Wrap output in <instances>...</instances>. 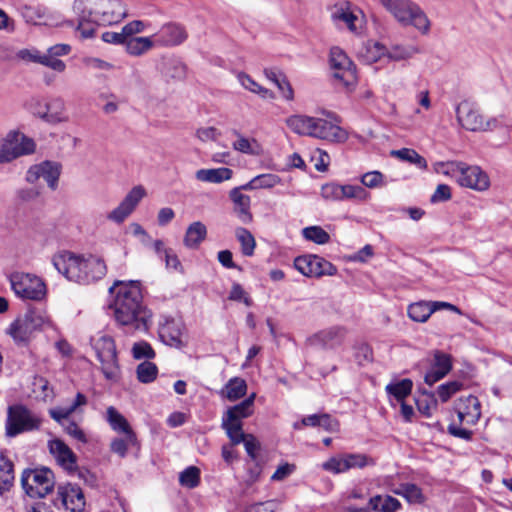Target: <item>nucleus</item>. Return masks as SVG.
<instances>
[{
    "instance_id": "48",
    "label": "nucleus",
    "mask_w": 512,
    "mask_h": 512,
    "mask_svg": "<svg viewBox=\"0 0 512 512\" xmlns=\"http://www.w3.org/2000/svg\"><path fill=\"white\" fill-rule=\"evenodd\" d=\"M237 136V140L234 141L232 144L234 150L253 156H258L261 154L262 147L256 139H250L240 134H238Z\"/></svg>"
},
{
    "instance_id": "61",
    "label": "nucleus",
    "mask_w": 512,
    "mask_h": 512,
    "mask_svg": "<svg viewBox=\"0 0 512 512\" xmlns=\"http://www.w3.org/2000/svg\"><path fill=\"white\" fill-rule=\"evenodd\" d=\"M295 469H296V467L294 464H290L287 462L282 463L277 467V469L271 476V480L272 481H282V480L286 479L287 477H289L295 471Z\"/></svg>"
},
{
    "instance_id": "34",
    "label": "nucleus",
    "mask_w": 512,
    "mask_h": 512,
    "mask_svg": "<svg viewBox=\"0 0 512 512\" xmlns=\"http://www.w3.org/2000/svg\"><path fill=\"white\" fill-rule=\"evenodd\" d=\"M265 77L273 82L287 101L294 99V91L285 74L277 68L264 69Z\"/></svg>"
},
{
    "instance_id": "50",
    "label": "nucleus",
    "mask_w": 512,
    "mask_h": 512,
    "mask_svg": "<svg viewBox=\"0 0 512 512\" xmlns=\"http://www.w3.org/2000/svg\"><path fill=\"white\" fill-rule=\"evenodd\" d=\"M235 236L241 245V252L244 256H252L256 247V241L252 233L243 227L235 230Z\"/></svg>"
},
{
    "instance_id": "3",
    "label": "nucleus",
    "mask_w": 512,
    "mask_h": 512,
    "mask_svg": "<svg viewBox=\"0 0 512 512\" xmlns=\"http://www.w3.org/2000/svg\"><path fill=\"white\" fill-rule=\"evenodd\" d=\"M51 262L67 280L79 284L98 281L107 273L104 260L93 255L84 256L61 251L52 256Z\"/></svg>"
},
{
    "instance_id": "47",
    "label": "nucleus",
    "mask_w": 512,
    "mask_h": 512,
    "mask_svg": "<svg viewBox=\"0 0 512 512\" xmlns=\"http://www.w3.org/2000/svg\"><path fill=\"white\" fill-rule=\"evenodd\" d=\"M71 52V46L69 44H55L49 47L45 53V57L51 61L59 63V69H53L56 72L62 73L66 69V64L64 61L60 60L59 57L66 56Z\"/></svg>"
},
{
    "instance_id": "10",
    "label": "nucleus",
    "mask_w": 512,
    "mask_h": 512,
    "mask_svg": "<svg viewBox=\"0 0 512 512\" xmlns=\"http://www.w3.org/2000/svg\"><path fill=\"white\" fill-rule=\"evenodd\" d=\"M9 281L14 293L22 299L39 301L46 295L44 281L34 274L14 272L9 276Z\"/></svg>"
},
{
    "instance_id": "1",
    "label": "nucleus",
    "mask_w": 512,
    "mask_h": 512,
    "mask_svg": "<svg viewBox=\"0 0 512 512\" xmlns=\"http://www.w3.org/2000/svg\"><path fill=\"white\" fill-rule=\"evenodd\" d=\"M115 298L111 304L115 321L130 330L147 331L152 322V312L143 303L139 281H117Z\"/></svg>"
},
{
    "instance_id": "43",
    "label": "nucleus",
    "mask_w": 512,
    "mask_h": 512,
    "mask_svg": "<svg viewBox=\"0 0 512 512\" xmlns=\"http://www.w3.org/2000/svg\"><path fill=\"white\" fill-rule=\"evenodd\" d=\"M310 117L304 114H294L285 119V124L293 133L299 136H308Z\"/></svg>"
},
{
    "instance_id": "30",
    "label": "nucleus",
    "mask_w": 512,
    "mask_h": 512,
    "mask_svg": "<svg viewBox=\"0 0 512 512\" xmlns=\"http://www.w3.org/2000/svg\"><path fill=\"white\" fill-rule=\"evenodd\" d=\"M106 420L115 432L127 435L128 441H137L136 434L133 432L126 418L113 406L107 408Z\"/></svg>"
},
{
    "instance_id": "40",
    "label": "nucleus",
    "mask_w": 512,
    "mask_h": 512,
    "mask_svg": "<svg viewBox=\"0 0 512 512\" xmlns=\"http://www.w3.org/2000/svg\"><path fill=\"white\" fill-rule=\"evenodd\" d=\"M369 506L377 512H396L401 503L390 495H376L370 498Z\"/></svg>"
},
{
    "instance_id": "62",
    "label": "nucleus",
    "mask_w": 512,
    "mask_h": 512,
    "mask_svg": "<svg viewBox=\"0 0 512 512\" xmlns=\"http://www.w3.org/2000/svg\"><path fill=\"white\" fill-rule=\"evenodd\" d=\"M229 299L233 301H243L246 306H250L252 304L250 297L247 296L243 287L238 283H234L232 285Z\"/></svg>"
},
{
    "instance_id": "32",
    "label": "nucleus",
    "mask_w": 512,
    "mask_h": 512,
    "mask_svg": "<svg viewBox=\"0 0 512 512\" xmlns=\"http://www.w3.org/2000/svg\"><path fill=\"white\" fill-rule=\"evenodd\" d=\"M45 113L42 114V119L51 124H57L68 121V116L65 112V102L61 98H53L45 104Z\"/></svg>"
},
{
    "instance_id": "14",
    "label": "nucleus",
    "mask_w": 512,
    "mask_h": 512,
    "mask_svg": "<svg viewBox=\"0 0 512 512\" xmlns=\"http://www.w3.org/2000/svg\"><path fill=\"white\" fill-rule=\"evenodd\" d=\"M255 395V393H252L241 403L229 408L223 416L222 426L232 442L239 441V437L241 436L240 429H242L241 420L253 413L252 407Z\"/></svg>"
},
{
    "instance_id": "64",
    "label": "nucleus",
    "mask_w": 512,
    "mask_h": 512,
    "mask_svg": "<svg viewBox=\"0 0 512 512\" xmlns=\"http://www.w3.org/2000/svg\"><path fill=\"white\" fill-rule=\"evenodd\" d=\"M355 358L360 364L372 360V349L368 344L361 343L355 347Z\"/></svg>"
},
{
    "instance_id": "8",
    "label": "nucleus",
    "mask_w": 512,
    "mask_h": 512,
    "mask_svg": "<svg viewBox=\"0 0 512 512\" xmlns=\"http://www.w3.org/2000/svg\"><path fill=\"white\" fill-rule=\"evenodd\" d=\"M41 424L42 418L25 405L14 404L7 409L5 430L8 437L38 430Z\"/></svg>"
},
{
    "instance_id": "19",
    "label": "nucleus",
    "mask_w": 512,
    "mask_h": 512,
    "mask_svg": "<svg viewBox=\"0 0 512 512\" xmlns=\"http://www.w3.org/2000/svg\"><path fill=\"white\" fill-rule=\"evenodd\" d=\"M159 336L166 345L174 348L185 347L188 343L185 325L179 319L163 317L159 323Z\"/></svg>"
},
{
    "instance_id": "9",
    "label": "nucleus",
    "mask_w": 512,
    "mask_h": 512,
    "mask_svg": "<svg viewBox=\"0 0 512 512\" xmlns=\"http://www.w3.org/2000/svg\"><path fill=\"white\" fill-rule=\"evenodd\" d=\"M21 484L31 498H43L54 487V474L48 468L27 469L22 473Z\"/></svg>"
},
{
    "instance_id": "23",
    "label": "nucleus",
    "mask_w": 512,
    "mask_h": 512,
    "mask_svg": "<svg viewBox=\"0 0 512 512\" xmlns=\"http://www.w3.org/2000/svg\"><path fill=\"white\" fill-rule=\"evenodd\" d=\"M455 410L459 423L462 425H475L481 416L480 402L473 395L459 398Z\"/></svg>"
},
{
    "instance_id": "16",
    "label": "nucleus",
    "mask_w": 512,
    "mask_h": 512,
    "mask_svg": "<svg viewBox=\"0 0 512 512\" xmlns=\"http://www.w3.org/2000/svg\"><path fill=\"white\" fill-rule=\"evenodd\" d=\"M35 151V143L31 138L19 132H9L0 149V164L10 162L22 155Z\"/></svg>"
},
{
    "instance_id": "51",
    "label": "nucleus",
    "mask_w": 512,
    "mask_h": 512,
    "mask_svg": "<svg viewBox=\"0 0 512 512\" xmlns=\"http://www.w3.org/2000/svg\"><path fill=\"white\" fill-rule=\"evenodd\" d=\"M342 201L356 200L364 202L369 199L370 194L360 185H341Z\"/></svg>"
},
{
    "instance_id": "44",
    "label": "nucleus",
    "mask_w": 512,
    "mask_h": 512,
    "mask_svg": "<svg viewBox=\"0 0 512 512\" xmlns=\"http://www.w3.org/2000/svg\"><path fill=\"white\" fill-rule=\"evenodd\" d=\"M237 79L241 86L245 88L246 90L258 94L264 99H273L274 94L272 91H270L267 88L262 87L260 84H258L254 79L251 78L250 75L240 72L237 74Z\"/></svg>"
},
{
    "instance_id": "15",
    "label": "nucleus",
    "mask_w": 512,
    "mask_h": 512,
    "mask_svg": "<svg viewBox=\"0 0 512 512\" xmlns=\"http://www.w3.org/2000/svg\"><path fill=\"white\" fill-rule=\"evenodd\" d=\"M330 66L334 78L339 80L345 87L351 88L356 84V66L341 48H331Z\"/></svg>"
},
{
    "instance_id": "24",
    "label": "nucleus",
    "mask_w": 512,
    "mask_h": 512,
    "mask_svg": "<svg viewBox=\"0 0 512 512\" xmlns=\"http://www.w3.org/2000/svg\"><path fill=\"white\" fill-rule=\"evenodd\" d=\"M156 47H172L183 43L187 39V32L183 26L169 23L153 34Z\"/></svg>"
},
{
    "instance_id": "18",
    "label": "nucleus",
    "mask_w": 512,
    "mask_h": 512,
    "mask_svg": "<svg viewBox=\"0 0 512 512\" xmlns=\"http://www.w3.org/2000/svg\"><path fill=\"white\" fill-rule=\"evenodd\" d=\"M308 137L342 143L348 139V133L332 121L319 117H310Z\"/></svg>"
},
{
    "instance_id": "33",
    "label": "nucleus",
    "mask_w": 512,
    "mask_h": 512,
    "mask_svg": "<svg viewBox=\"0 0 512 512\" xmlns=\"http://www.w3.org/2000/svg\"><path fill=\"white\" fill-rule=\"evenodd\" d=\"M414 400L419 412L426 417H430L437 409L438 398L435 396V392L425 387L419 389Z\"/></svg>"
},
{
    "instance_id": "28",
    "label": "nucleus",
    "mask_w": 512,
    "mask_h": 512,
    "mask_svg": "<svg viewBox=\"0 0 512 512\" xmlns=\"http://www.w3.org/2000/svg\"><path fill=\"white\" fill-rule=\"evenodd\" d=\"M243 190L244 189L241 188V186L235 187L230 191L229 197L233 202V210L238 219L242 223L247 224L250 223L253 219L252 213L250 211L251 199L250 196L242 193Z\"/></svg>"
},
{
    "instance_id": "2",
    "label": "nucleus",
    "mask_w": 512,
    "mask_h": 512,
    "mask_svg": "<svg viewBox=\"0 0 512 512\" xmlns=\"http://www.w3.org/2000/svg\"><path fill=\"white\" fill-rule=\"evenodd\" d=\"M73 10L78 21L76 31L82 39L94 37L98 26L117 24L127 16L121 0H75Z\"/></svg>"
},
{
    "instance_id": "11",
    "label": "nucleus",
    "mask_w": 512,
    "mask_h": 512,
    "mask_svg": "<svg viewBox=\"0 0 512 512\" xmlns=\"http://www.w3.org/2000/svg\"><path fill=\"white\" fill-rule=\"evenodd\" d=\"M86 404V397L80 393L77 394L76 398L71 404L67 406H59L49 410L51 418L60 423L64 431L74 440L81 444L88 443L87 434L80 428V426L72 421H67V418L77 410L79 406Z\"/></svg>"
},
{
    "instance_id": "63",
    "label": "nucleus",
    "mask_w": 512,
    "mask_h": 512,
    "mask_svg": "<svg viewBox=\"0 0 512 512\" xmlns=\"http://www.w3.org/2000/svg\"><path fill=\"white\" fill-rule=\"evenodd\" d=\"M162 259L165 261L167 269L178 272L182 271L181 262L172 249L170 251H164V257Z\"/></svg>"
},
{
    "instance_id": "25",
    "label": "nucleus",
    "mask_w": 512,
    "mask_h": 512,
    "mask_svg": "<svg viewBox=\"0 0 512 512\" xmlns=\"http://www.w3.org/2000/svg\"><path fill=\"white\" fill-rule=\"evenodd\" d=\"M58 497L66 510H69L70 512L84 511L85 498L79 486L73 484L59 486Z\"/></svg>"
},
{
    "instance_id": "56",
    "label": "nucleus",
    "mask_w": 512,
    "mask_h": 512,
    "mask_svg": "<svg viewBox=\"0 0 512 512\" xmlns=\"http://www.w3.org/2000/svg\"><path fill=\"white\" fill-rule=\"evenodd\" d=\"M241 436L239 441L233 442V444L244 443L247 454L252 458L256 459L258 451L260 449V443L252 434H244L243 430L240 429Z\"/></svg>"
},
{
    "instance_id": "35",
    "label": "nucleus",
    "mask_w": 512,
    "mask_h": 512,
    "mask_svg": "<svg viewBox=\"0 0 512 512\" xmlns=\"http://www.w3.org/2000/svg\"><path fill=\"white\" fill-rule=\"evenodd\" d=\"M233 171L230 168L220 167L212 169H199L195 177L198 181L207 183H222L232 178Z\"/></svg>"
},
{
    "instance_id": "13",
    "label": "nucleus",
    "mask_w": 512,
    "mask_h": 512,
    "mask_svg": "<svg viewBox=\"0 0 512 512\" xmlns=\"http://www.w3.org/2000/svg\"><path fill=\"white\" fill-rule=\"evenodd\" d=\"M456 117L459 124L468 131H488L498 127L496 118L485 120L479 110L468 101H463L457 106Z\"/></svg>"
},
{
    "instance_id": "46",
    "label": "nucleus",
    "mask_w": 512,
    "mask_h": 512,
    "mask_svg": "<svg viewBox=\"0 0 512 512\" xmlns=\"http://www.w3.org/2000/svg\"><path fill=\"white\" fill-rule=\"evenodd\" d=\"M17 56L24 61L38 63L50 69H59V63L49 61L45 57V53H41L37 49H22L18 51Z\"/></svg>"
},
{
    "instance_id": "6",
    "label": "nucleus",
    "mask_w": 512,
    "mask_h": 512,
    "mask_svg": "<svg viewBox=\"0 0 512 512\" xmlns=\"http://www.w3.org/2000/svg\"><path fill=\"white\" fill-rule=\"evenodd\" d=\"M48 327H52V321L46 310L31 308L10 324L7 333L17 344H27L35 333Z\"/></svg>"
},
{
    "instance_id": "60",
    "label": "nucleus",
    "mask_w": 512,
    "mask_h": 512,
    "mask_svg": "<svg viewBox=\"0 0 512 512\" xmlns=\"http://www.w3.org/2000/svg\"><path fill=\"white\" fill-rule=\"evenodd\" d=\"M136 442L128 441L127 435L124 438H115L110 445V449L113 453L120 457H125L128 451V447L135 445Z\"/></svg>"
},
{
    "instance_id": "57",
    "label": "nucleus",
    "mask_w": 512,
    "mask_h": 512,
    "mask_svg": "<svg viewBox=\"0 0 512 512\" xmlns=\"http://www.w3.org/2000/svg\"><path fill=\"white\" fill-rule=\"evenodd\" d=\"M321 196L328 201H342L341 185L335 182L322 185Z\"/></svg>"
},
{
    "instance_id": "53",
    "label": "nucleus",
    "mask_w": 512,
    "mask_h": 512,
    "mask_svg": "<svg viewBox=\"0 0 512 512\" xmlns=\"http://www.w3.org/2000/svg\"><path fill=\"white\" fill-rule=\"evenodd\" d=\"M303 237L316 244L323 245L329 242L330 235L320 226H309L302 230Z\"/></svg>"
},
{
    "instance_id": "36",
    "label": "nucleus",
    "mask_w": 512,
    "mask_h": 512,
    "mask_svg": "<svg viewBox=\"0 0 512 512\" xmlns=\"http://www.w3.org/2000/svg\"><path fill=\"white\" fill-rule=\"evenodd\" d=\"M126 52L131 56H141L156 46L153 35L149 37H132L125 41Z\"/></svg>"
},
{
    "instance_id": "21",
    "label": "nucleus",
    "mask_w": 512,
    "mask_h": 512,
    "mask_svg": "<svg viewBox=\"0 0 512 512\" xmlns=\"http://www.w3.org/2000/svg\"><path fill=\"white\" fill-rule=\"evenodd\" d=\"M146 195L142 186L133 187L122 202L107 214V219L117 224L122 223Z\"/></svg>"
},
{
    "instance_id": "55",
    "label": "nucleus",
    "mask_w": 512,
    "mask_h": 512,
    "mask_svg": "<svg viewBox=\"0 0 512 512\" xmlns=\"http://www.w3.org/2000/svg\"><path fill=\"white\" fill-rule=\"evenodd\" d=\"M157 367L154 363L144 361L137 367V377L142 383H150L156 379Z\"/></svg>"
},
{
    "instance_id": "38",
    "label": "nucleus",
    "mask_w": 512,
    "mask_h": 512,
    "mask_svg": "<svg viewBox=\"0 0 512 512\" xmlns=\"http://www.w3.org/2000/svg\"><path fill=\"white\" fill-rule=\"evenodd\" d=\"M345 336V330L341 327H331L320 331L314 336V341L324 347L333 348L341 344Z\"/></svg>"
},
{
    "instance_id": "4",
    "label": "nucleus",
    "mask_w": 512,
    "mask_h": 512,
    "mask_svg": "<svg viewBox=\"0 0 512 512\" xmlns=\"http://www.w3.org/2000/svg\"><path fill=\"white\" fill-rule=\"evenodd\" d=\"M433 169L438 174L453 178L460 186L476 191H485L490 186L489 176L478 166H470L464 162H436Z\"/></svg>"
},
{
    "instance_id": "12",
    "label": "nucleus",
    "mask_w": 512,
    "mask_h": 512,
    "mask_svg": "<svg viewBox=\"0 0 512 512\" xmlns=\"http://www.w3.org/2000/svg\"><path fill=\"white\" fill-rule=\"evenodd\" d=\"M375 465V459L368 454L341 453L323 462L321 468L332 474H343L351 469H364Z\"/></svg>"
},
{
    "instance_id": "42",
    "label": "nucleus",
    "mask_w": 512,
    "mask_h": 512,
    "mask_svg": "<svg viewBox=\"0 0 512 512\" xmlns=\"http://www.w3.org/2000/svg\"><path fill=\"white\" fill-rule=\"evenodd\" d=\"M419 49L411 44H392L387 48L386 56L393 61H401L412 58Z\"/></svg>"
},
{
    "instance_id": "31",
    "label": "nucleus",
    "mask_w": 512,
    "mask_h": 512,
    "mask_svg": "<svg viewBox=\"0 0 512 512\" xmlns=\"http://www.w3.org/2000/svg\"><path fill=\"white\" fill-rule=\"evenodd\" d=\"M387 47L377 41H367L357 50V57L365 64L377 62L386 56Z\"/></svg>"
},
{
    "instance_id": "39",
    "label": "nucleus",
    "mask_w": 512,
    "mask_h": 512,
    "mask_svg": "<svg viewBox=\"0 0 512 512\" xmlns=\"http://www.w3.org/2000/svg\"><path fill=\"white\" fill-rule=\"evenodd\" d=\"M281 183V178L272 173L260 174L252 178L249 182L241 185L244 191L257 189H270Z\"/></svg>"
},
{
    "instance_id": "58",
    "label": "nucleus",
    "mask_w": 512,
    "mask_h": 512,
    "mask_svg": "<svg viewBox=\"0 0 512 512\" xmlns=\"http://www.w3.org/2000/svg\"><path fill=\"white\" fill-rule=\"evenodd\" d=\"M384 176L379 171L367 172L361 177V183L367 188H378L384 184Z\"/></svg>"
},
{
    "instance_id": "49",
    "label": "nucleus",
    "mask_w": 512,
    "mask_h": 512,
    "mask_svg": "<svg viewBox=\"0 0 512 512\" xmlns=\"http://www.w3.org/2000/svg\"><path fill=\"white\" fill-rule=\"evenodd\" d=\"M391 155L402 160L416 165L420 169H427V161L414 149L402 148L399 150H393Z\"/></svg>"
},
{
    "instance_id": "5",
    "label": "nucleus",
    "mask_w": 512,
    "mask_h": 512,
    "mask_svg": "<svg viewBox=\"0 0 512 512\" xmlns=\"http://www.w3.org/2000/svg\"><path fill=\"white\" fill-rule=\"evenodd\" d=\"M393 18L402 26H411L422 35L431 29V21L424 10L413 0H378Z\"/></svg>"
},
{
    "instance_id": "29",
    "label": "nucleus",
    "mask_w": 512,
    "mask_h": 512,
    "mask_svg": "<svg viewBox=\"0 0 512 512\" xmlns=\"http://www.w3.org/2000/svg\"><path fill=\"white\" fill-rule=\"evenodd\" d=\"M412 386H386V393L392 405L400 404L401 414L406 421H411L414 410L411 405L405 402L407 396L411 394Z\"/></svg>"
},
{
    "instance_id": "22",
    "label": "nucleus",
    "mask_w": 512,
    "mask_h": 512,
    "mask_svg": "<svg viewBox=\"0 0 512 512\" xmlns=\"http://www.w3.org/2000/svg\"><path fill=\"white\" fill-rule=\"evenodd\" d=\"M48 449L60 467L68 472L76 471L77 456L64 441L58 438L49 440Z\"/></svg>"
},
{
    "instance_id": "59",
    "label": "nucleus",
    "mask_w": 512,
    "mask_h": 512,
    "mask_svg": "<svg viewBox=\"0 0 512 512\" xmlns=\"http://www.w3.org/2000/svg\"><path fill=\"white\" fill-rule=\"evenodd\" d=\"M132 354L135 359H150L153 358L155 353L147 342H138L133 345Z\"/></svg>"
},
{
    "instance_id": "52",
    "label": "nucleus",
    "mask_w": 512,
    "mask_h": 512,
    "mask_svg": "<svg viewBox=\"0 0 512 512\" xmlns=\"http://www.w3.org/2000/svg\"><path fill=\"white\" fill-rule=\"evenodd\" d=\"M179 483L181 486L193 489L200 483V470L195 466H189L179 474Z\"/></svg>"
},
{
    "instance_id": "54",
    "label": "nucleus",
    "mask_w": 512,
    "mask_h": 512,
    "mask_svg": "<svg viewBox=\"0 0 512 512\" xmlns=\"http://www.w3.org/2000/svg\"><path fill=\"white\" fill-rule=\"evenodd\" d=\"M394 492L403 496L410 503H421L424 500L421 489L414 484H402Z\"/></svg>"
},
{
    "instance_id": "27",
    "label": "nucleus",
    "mask_w": 512,
    "mask_h": 512,
    "mask_svg": "<svg viewBox=\"0 0 512 512\" xmlns=\"http://www.w3.org/2000/svg\"><path fill=\"white\" fill-rule=\"evenodd\" d=\"M452 360L448 354L440 351L434 353L433 362L425 373V384H434L442 380L451 370Z\"/></svg>"
},
{
    "instance_id": "17",
    "label": "nucleus",
    "mask_w": 512,
    "mask_h": 512,
    "mask_svg": "<svg viewBox=\"0 0 512 512\" xmlns=\"http://www.w3.org/2000/svg\"><path fill=\"white\" fill-rule=\"evenodd\" d=\"M294 267L297 271L307 277H321L324 275L333 276L337 268L322 257L316 255L298 256L294 260Z\"/></svg>"
},
{
    "instance_id": "37",
    "label": "nucleus",
    "mask_w": 512,
    "mask_h": 512,
    "mask_svg": "<svg viewBox=\"0 0 512 512\" xmlns=\"http://www.w3.org/2000/svg\"><path fill=\"white\" fill-rule=\"evenodd\" d=\"M206 235V226L200 221L193 222L186 230L183 243L187 248H198L201 242L206 238Z\"/></svg>"
},
{
    "instance_id": "26",
    "label": "nucleus",
    "mask_w": 512,
    "mask_h": 512,
    "mask_svg": "<svg viewBox=\"0 0 512 512\" xmlns=\"http://www.w3.org/2000/svg\"><path fill=\"white\" fill-rule=\"evenodd\" d=\"M331 18L338 27H346L355 34L361 33L363 19L359 13L352 11L349 6L335 7Z\"/></svg>"
},
{
    "instance_id": "45",
    "label": "nucleus",
    "mask_w": 512,
    "mask_h": 512,
    "mask_svg": "<svg viewBox=\"0 0 512 512\" xmlns=\"http://www.w3.org/2000/svg\"><path fill=\"white\" fill-rule=\"evenodd\" d=\"M14 481L13 463L0 455V494L8 491Z\"/></svg>"
},
{
    "instance_id": "41",
    "label": "nucleus",
    "mask_w": 512,
    "mask_h": 512,
    "mask_svg": "<svg viewBox=\"0 0 512 512\" xmlns=\"http://www.w3.org/2000/svg\"><path fill=\"white\" fill-rule=\"evenodd\" d=\"M407 313L411 320L424 323L434 313V309L431 308L430 301H419L410 304Z\"/></svg>"
},
{
    "instance_id": "7",
    "label": "nucleus",
    "mask_w": 512,
    "mask_h": 512,
    "mask_svg": "<svg viewBox=\"0 0 512 512\" xmlns=\"http://www.w3.org/2000/svg\"><path fill=\"white\" fill-rule=\"evenodd\" d=\"M91 342L105 380L118 382L120 380V367L113 338L107 334L99 333L92 338Z\"/></svg>"
},
{
    "instance_id": "20",
    "label": "nucleus",
    "mask_w": 512,
    "mask_h": 512,
    "mask_svg": "<svg viewBox=\"0 0 512 512\" xmlns=\"http://www.w3.org/2000/svg\"><path fill=\"white\" fill-rule=\"evenodd\" d=\"M62 166L58 162L43 161L32 165L26 173V181L34 184L43 179L51 190H56Z\"/></svg>"
}]
</instances>
